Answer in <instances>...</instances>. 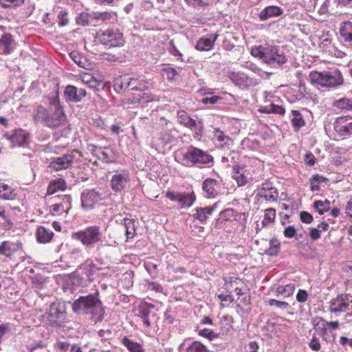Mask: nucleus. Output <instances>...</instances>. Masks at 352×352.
I'll use <instances>...</instances> for the list:
<instances>
[{
	"label": "nucleus",
	"mask_w": 352,
	"mask_h": 352,
	"mask_svg": "<svg viewBox=\"0 0 352 352\" xmlns=\"http://www.w3.org/2000/svg\"><path fill=\"white\" fill-rule=\"evenodd\" d=\"M36 116L38 119H42L48 126L52 128H56L65 122V116L56 98L52 100L49 110L43 107H38Z\"/></svg>",
	"instance_id": "1"
},
{
	"label": "nucleus",
	"mask_w": 352,
	"mask_h": 352,
	"mask_svg": "<svg viewBox=\"0 0 352 352\" xmlns=\"http://www.w3.org/2000/svg\"><path fill=\"white\" fill-rule=\"evenodd\" d=\"M310 82L324 87H333L343 83L342 74L338 71L333 73L329 72H311L309 76Z\"/></svg>",
	"instance_id": "2"
},
{
	"label": "nucleus",
	"mask_w": 352,
	"mask_h": 352,
	"mask_svg": "<svg viewBox=\"0 0 352 352\" xmlns=\"http://www.w3.org/2000/svg\"><path fill=\"white\" fill-rule=\"evenodd\" d=\"M253 56L259 58L264 63H271L272 62L283 64L286 61L283 52L278 47L274 46H257L251 50Z\"/></svg>",
	"instance_id": "3"
},
{
	"label": "nucleus",
	"mask_w": 352,
	"mask_h": 352,
	"mask_svg": "<svg viewBox=\"0 0 352 352\" xmlns=\"http://www.w3.org/2000/svg\"><path fill=\"white\" fill-rule=\"evenodd\" d=\"M73 311L76 313H83L91 309L93 314L98 315V319L103 316V309L100 301L93 296L80 297L74 301L72 306Z\"/></svg>",
	"instance_id": "4"
},
{
	"label": "nucleus",
	"mask_w": 352,
	"mask_h": 352,
	"mask_svg": "<svg viewBox=\"0 0 352 352\" xmlns=\"http://www.w3.org/2000/svg\"><path fill=\"white\" fill-rule=\"evenodd\" d=\"M95 41L109 48L121 46L124 44L122 35L117 30H100L97 33Z\"/></svg>",
	"instance_id": "5"
},
{
	"label": "nucleus",
	"mask_w": 352,
	"mask_h": 352,
	"mask_svg": "<svg viewBox=\"0 0 352 352\" xmlns=\"http://www.w3.org/2000/svg\"><path fill=\"white\" fill-rule=\"evenodd\" d=\"M102 233L98 226L89 227L85 230L73 234V238L80 240L83 245H90L100 241Z\"/></svg>",
	"instance_id": "6"
},
{
	"label": "nucleus",
	"mask_w": 352,
	"mask_h": 352,
	"mask_svg": "<svg viewBox=\"0 0 352 352\" xmlns=\"http://www.w3.org/2000/svg\"><path fill=\"white\" fill-rule=\"evenodd\" d=\"M352 308V295L342 294L331 302V312L344 311Z\"/></svg>",
	"instance_id": "7"
},
{
	"label": "nucleus",
	"mask_w": 352,
	"mask_h": 352,
	"mask_svg": "<svg viewBox=\"0 0 352 352\" xmlns=\"http://www.w3.org/2000/svg\"><path fill=\"white\" fill-rule=\"evenodd\" d=\"M58 202L51 206L50 211L53 215H58L64 219L71 207L69 197L67 195H58Z\"/></svg>",
	"instance_id": "8"
},
{
	"label": "nucleus",
	"mask_w": 352,
	"mask_h": 352,
	"mask_svg": "<svg viewBox=\"0 0 352 352\" xmlns=\"http://www.w3.org/2000/svg\"><path fill=\"white\" fill-rule=\"evenodd\" d=\"M77 155H78V153L77 151H74L70 154L56 157L50 162V167L55 170L65 169L71 165Z\"/></svg>",
	"instance_id": "9"
},
{
	"label": "nucleus",
	"mask_w": 352,
	"mask_h": 352,
	"mask_svg": "<svg viewBox=\"0 0 352 352\" xmlns=\"http://www.w3.org/2000/svg\"><path fill=\"white\" fill-rule=\"evenodd\" d=\"M186 159L193 163L208 164L212 162L210 155L197 148H191L185 154Z\"/></svg>",
	"instance_id": "10"
},
{
	"label": "nucleus",
	"mask_w": 352,
	"mask_h": 352,
	"mask_svg": "<svg viewBox=\"0 0 352 352\" xmlns=\"http://www.w3.org/2000/svg\"><path fill=\"white\" fill-rule=\"evenodd\" d=\"M280 243L276 239L265 240L262 239L259 242V250L262 254L270 256L276 255L279 252Z\"/></svg>",
	"instance_id": "11"
},
{
	"label": "nucleus",
	"mask_w": 352,
	"mask_h": 352,
	"mask_svg": "<svg viewBox=\"0 0 352 352\" xmlns=\"http://www.w3.org/2000/svg\"><path fill=\"white\" fill-rule=\"evenodd\" d=\"M129 181V174L125 172L115 174L111 180V187L114 192H121Z\"/></svg>",
	"instance_id": "12"
},
{
	"label": "nucleus",
	"mask_w": 352,
	"mask_h": 352,
	"mask_svg": "<svg viewBox=\"0 0 352 352\" xmlns=\"http://www.w3.org/2000/svg\"><path fill=\"white\" fill-rule=\"evenodd\" d=\"M335 130L342 135L352 133V118L340 117L338 118L334 124Z\"/></svg>",
	"instance_id": "13"
},
{
	"label": "nucleus",
	"mask_w": 352,
	"mask_h": 352,
	"mask_svg": "<svg viewBox=\"0 0 352 352\" xmlns=\"http://www.w3.org/2000/svg\"><path fill=\"white\" fill-rule=\"evenodd\" d=\"M137 81V79L132 78L129 77V76H120L119 78H117L115 80L114 86L115 89L118 90V91H121L130 86L135 85L133 87H132V89H145L146 87L144 86L141 87L140 85L138 86L137 85H135V82Z\"/></svg>",
	"instance_id": "14"
},
{
	"label": "nucleus",
	"mask_w": 352,
	"mask_h": 352,
	"mask_svg": "<svg viewBox=\"0 0 352 352\" xmlns=\"http://www.w3.org/2000/svg\"><path fill=\"white\" fill-rule=\"evenodd\" d=\"M234 177L239 186L245 185L251 177V175L245 166H235L234 167Z\"/></svg>",
	"instance_id": "15"
},
{
	"label": "nucleus",
	"mask_w": 352,
	"mask_h": 352,
	"mask_svg": "<svg viewBox=\"0 0 352 352\" xmlns=\"http://www.w3.org/2000/svg\"><path fill=\"white\" fill-rule=\"evenodd\" d=\"M6 136L11 140L13 146L23 145L28 138V134L21 129L15 131L11 136L8 135Z\"/></svg>",
	"instance_id": "16"
},
{
	"label": "nucleus",
	"mask_w": 352,
	"mask_h": 352,
	"mask_svg": "<svg viewBox=\"0 0 352 352\" xmlns=\"http://www.w3.org/2000/svg\"><path fill=\"white\" fill-rule=\"evenodd\" d=\"M258 194L264 197L267 200L275 201L278 197V192L276 188L271 187L269 184H265L259 190Z\"/></svg>",
	"instance_id": "17"
},
{
	"label": "nucleus",
	"mask_w": 352,
	"mask_h": 352,
	"mask_svg": "<svg viewBox=\"0 0 352 352\" xmlns=\"http://www.w3.org/2000/svg\"><path fill=\"white\" fill-rule=\"evenodd\" d=\"M21 247V244L19 242L12 243V242H3L0 245V252L1 254H3L6 256L11 255L13 252L18 251L20 250Z\"/></svg>",
	"instance_id": "18"
},
{
	"label": "nucleus",
	"mask_w": 352,
	"mask_h": 352,
	"mask_svg": "<svg viewBox=\"0 0 352 352\" xmlns=\"http://www.w3.org/2000/svg\"><path fill=\"white\" fill-rule=\"evenodd\" d=\"M282 14V10L277 6H269L263 10L260 14V19L263 21L267 20L272 16H277Z\"/></svg>",
	"instance_id": "19"
},
{
	"label": "nucleus",
	"mask_w": 352,
	"mask_h": 352,
	"mask_svg": "<svg viewBox=\"0 0 352 352\" xmlns=\"http://www.w3.org/2000/svg\"><path fill=\"white\" fill-rule=\"evenodd\" d=\"M50 320L56 322L57 319L61 318L64 316V309L60 303H54L50 309Z\"/></svg>",
	"instance_id": "20"
},
{
	"label": "nucleus",
	"mask_w": 352,
	"mask_h": 352,
	"mask_svg": "<svg viewBox=\"0 0 352 352\" xmlns=\"http://www.w3.org/2000/svg\"><path fill=\"white\" fill-rule=\"evenodd\" d=\"M219 186L214 179H206L203 185V189L208 193L209 196L214 197L217 193Z\"/></svg>",
	"instance_id": "21"
},
{
	"label": "nucleus",
	"mask_w": 352,
	"mask_h": 352,
	"mask_svg": "<svg viewBox=\"0 0 352 352\" xmlns=\"http://www.w3.org/2000/svg\"><path fill=\"white\" fill-rule=\"evenodd\" d=\"M124 224L126 228V236L127 238H133L137 234V226L134 219L125 218L124 219Z\"/></svg>",
	"instance_id": "22"
},
{
	"label": "nucleus",
	"mask_w": 352,
	"mask_h": 352,
	"mask_svg": "<svg viewBox=\"0 0 352 352\" xmlns=\"http://www.w3.org/2000/svg\"><path fill=\"white\" fill-rule=\"evenodd\" d=\"M53 233L45 227H39L36 232V238L40 243H47L52 237Z\"/></svg>",
	"instance_id": "23"
},
{
	"label": "nucleus",
	"mask_w": 352,
	"mask_h": 352,
	"mask_svg": "<svg viewBox=\"0 0 352 352\" xmlns=\"http://www.w3.org/2000/svg\"><path fill=\"white\" fill-rule=\"evenodd\" d=\"M341 36L345 40L351 41H352V23L346 22L340 28Z\"/></svg>",
	"instance_id": "24"
},
{
	"label": "nucleus",
	"mask_w": 352,
	"mask_h": 352,
	"mask_svg": "<svg viewBox=\"0 0 352 352\" xmlns=\"http://www.w3.org/2000/svg\"><path fill=\"white\" fill-rule=\"evenodd\" d=\"M65 181L61 179H58L54 180L50 184V186H48L47 192H48V194L52 195V194L56 192L59 190H63L65 189Z\"/></svg>",
	"instance_id": "25"
},
{
	"label": "nucleus",
	"mask_w": 352,
	"mask_h": 352,
	"mask_svg": "<svg viewBox=\"0 0 352 352\" xmlns=\"http://www.w3.org/2000/svg\"><path fill=\"white\" fill-rule=\"evenodd\" d=\"M70 58L76 63L79 67L87 68L89 63L82 55L78 52H72L69 54Z\"/></svg>",
	"instance_id": "26"
},
{
	"label": "nucleus",
	"mask_w": 352,
	"mask_h": 352,
	"mask_svg": "<svg viewBox=\"0 0 352 352\" xmlns=\"http://www.w3.org/2000/svg\"><path fill=\"white\" fill-rule=\"evenodd\" d=\"M195 200V196L193 193H181L179 202L182 204V207H190L192 205Z\"/></svg>",
	"instance_id": "27"
},
{
	"label": "nucleus",
	"mask_w": 352,
	"mask_h": 352,
	"mask_svg": "<svg viewBox=\"0 0 352 352\" xmlns=\"http://www.w3.org/2000/svg\"><path fill=\"white\" fill-rule=\"evenodd\" d=\"M65 96L72 102H77L79 101V97L77 96V89L74 86L68 85L65 89Z\"/></svg>",
	"instance_id": "28"
},
{
	"label": "nucleus",
	"mask_w": 352,
	"mask_h": 352,
	"mask_svg": "<svg viewBox=\"0 0 352 352\" xmlns=\"http://www.w3.org/2000/svg\"><path fill=\"white\" fill-rule=\"evenodd\" d=\"M179 120L181 124L186 127L193 129L197 127V124L194 120L190 118L185 113L182 112L179 114Z\"/></svg>",
	"instance_id": "29"
},
{
	"label": "nucleus",
	"mask_w": 352,
	"mask_h": 352,
	"mask_svg": "<svg viewBox=\"0 0 352 352\" xmlns=\"http://www.w3.org/2000/svg\"><path fill=\"white\" fill-rule=\"evenodd\" d=\"M314 324L316 331L319 333V334L324 333L327 331V327L328 326V322L324 321L321 318H316L314 320Z\"/></svg>",
	"instance_id": "30"
},
{
	"label": "nucleus",
	"mask_w": 352,
	"mask_h": 352,
	"mask_svg": "<svg viewBox=\"0 0 352 352\" xmlns=\"http://www.w3.org/2000/svg\"><path fill=\"white\" fill-rule=\"evenodd\" d=\"M214 41H210L208 38H201L199 40L196 45V48L198 50H209L213 46Z\"/></svg>",
	"instance_id": "31"
},
{
	"label": "nucleus",
	"mask_w": 352,
	"mask_h": 352,
	"mask_svg": "<svg viewBox=\"0 0 352 352\" xmlns=\"http://www.w3.org/2000/svg\"><path fill=\"white\" fill-rule=\"evenodd\" d=\"M0 198L3 199H13V192L11 188L0 184Z\"/></svg>",
	"instance_id": "32"
},
{
	"label": "nucleus",
	"mask_w": 352,
	"mask_h": 352,
	"mask_svg": "<svg viewBox=\"0 0 352 352\" xmlns=\"http://www.w3.org/2000/svg\"><path fill=\"white\" fill-rule=\"evenodd\" d=\"M80 79L85 84L88 85L91 87H96L98 84V80L95 79L91 74L82 73L80 74Z\"/></svg>",
	"instance_id": "33"
},
{
	"label": "nucleus",
	"mask_w": 352,
	"mask_h": 352,
	"mask_svg": "<svg viewBox=\"0 0 352 352\" xmlns=\"http://www.w3.org/2000/svg\"><path fill=\"white\" fill-rule=\"evenodd\" d=\"M294 287L292 285H287L285 286H280L277 288L278 295H281L285 298L289 297L293 294Z\"/></svg>",
	"instance_id": "34"
},
{
	"label": "nucleus",
	"mask_w": 352,
	"mask_h": 352,
	"mask_svg": "<svg viewBox=\"0 0 352 352\" xmlns=\"http://www.w3.org/2000/svg\"><path fill=\"white\" fill-rule=\"evenodd\" d=\"M153 97L146 93H139L133 97V102L144 104L153 100Z\"/></svg>",
	"instance_id": "35"
},
{
	"label": "nucleus",
	"mask_w": 352,
	"mask_h": 352,
	"mask_svg": "<svg viewBox=\"0 0 352 352\" xmlns=\"http://www.w3.org/2000/svg\"><path fill=\"white\" fill-rule=\"evenodd\" d=\"M276 211L273 208H268L265 210L264 219L262 223L264 226L271 223L275 219Z\"/></svg>",
	"instance_id": "36"
},
{
	"label": "nucleus",
	"mask_w": 352,
	"mask_h": 352,
	"mask_svg": "<svg viewBox=\"0 0 352 352\" xmlns=\"http://www.w3.org/2000/svg\"><path fill=\"white\" fill-rule=\"evenodd\" d=\"M217 207V204H214L213 206L206 208H200L197 209L196 217L200 220H205L208 214H210L212 211Z\"/></svg>",
	"instance_id": "37"
},
{
	"label": "nucleus",
	"mask_w": 352,
	"mask_h": 352,
	"mask_svg": "<svg viewBox=\"0 0 352 352\" xmlns=\"http://www.w3.org/2000/svg\"><path fill=\"white\" fill-rule=\"evenodd\" d=\"M292 123L294 126L296 128V129L302 126L305 124V122L302 119L300 113L297 111H292Z\"/></svg>",
	"instance_id": "38"
},
{
	"label": "nucleus",
	"mask_w": 352,
	"mask_h": 352,
	"mask_svg": "<svg viewBox=\"0 0 352 352\" xmlns=\"http://www.w3.org/2000/svg\"><path fill=\"white\" fill-rule=\"evenodd\" d=\"M314 208L320 214H323L324 211H327L330 208V202L328 200L324 201H317L314 203Z\"/></svg>",
	"instance_id": "39"
},
{
	"label": "nucleus",
	"mask_w": 352,
	"mask_h": 352,
	"mask_svg": "<svg viewBox=\"0 0 352 352\" xmlns=\"http://www.w3.org/2000/svg\"><path fill=\"white\" fill-rule=\"evenodd\" d=\"M329 0H325L322 2L321 1H317L315 4L314 8L320 14H324L328 11Z\"/></svg>",
	"instance_id": "40"
},
{
	"label": "nucleus",
	"mask_w": 352,
	"mask_h": 352,
	"mask_svg": "<svg viewBox=\"0 0 352 352\" xmlns=\"http://www.w3.org/2000/svg\"><path fill=\"white\" fill-rule=\"evenodd\" d=\"M326 179L322 176L318 175L314 176L311 181V190H319L318 184L320 182H324Z\"/></svg>",
	"instance_id": "41"
},
{
	"label": "nucleus",
	"mask_w": 352,
	"mask_h": 352,
	"mask_svg": "<svg viewBox=\"0 0 352 352\" xmlns=\"http://www.w3.org/2000/svg\"><path fill=\"white\" fill-rule=\"evenodd\" d=\"M12 43V38L10 35L6 34L0 39V45L3 47L5 52H8Z\"/></svg>",
	"instance_id": "42"
},
{
	"label": "nucleus",
	"mask_w": 352,
	"mask_h": 352,
	"mask_svg": "<svg viewBox=\"0 0 352 352\" xmlns=\"http://www.w3.org/2000/svg\"><path fill=\"white\" fill-rule=\"evenodd\" d=\"M124 343L131 352H142L141 347L138 344L131 342L127 339L124 340Z\"/></svg>",
	"instance_id": "43"
},
{
	"label": "nucleus",
	"mask_w": 352,
	"mask_h": 352,
	"mask_svg": "<svg viewBox=\"0 0 352 352\" xmlns=\"http://www.w3.org/2000/svg\"><path fill=\"white\" fill-rule=\"evenodd\" d=\"M0 224H3L6 229L10 228V220L5 214V210L1 207H0Z\"/></svg>",
	"instance_id": "44"
},
{
	"label": "nucleus",
	"mask_w": 352,
	"mask_h": 352,
	"mask_svg": "<svg viewBox=\"0 0 352 352\" xmlns=\"http://www.w3.org/2000/svg\"><path fill=\"white\" fill-rule=\"evenodd\" d=\"M24 0H0V3L3 7L19 6L23 3Z\"/></svg>",
	"instance_id": "45"
},
{
	"label": "nucleus",
	"mask_w": 352,
	"mask_h": 352,
	"mask_svg": "<svg viewBox=\"0 0 352 352\" xmlns=\"http://www.w3.org/2000/svg\"><path fill=\"white\" fill-rule=\"evenodd\" d=\"M235 212L232 209H226L220 213V218L223 220H231L234 217Z\"/></svg>",
	"instance_id": "46"
},
{
	"label": "nucleus",
	"mask_w": 352,
	"mask_h": 352,
	"mask_svg": "<svg viewBox=\"0 0 352 352\" xmlns=\"http://www.w3.org/2000/svg\"><path fill=\"white\" fill-rule=\"evenodd\" d=\"M190 349L192 351H194V352H207L208 351L206 350V346L199 342H194L192 344Z\"/></svg>",
	"instance_id": "47"
},
{
	"label": "nucleus",
	"mask_w": 352,
	"mask_h": 352,
	"mask_svg": "<svg viewBox=\"0 0 352 352\" xmlns=\"http://www.w3.org/2000/svg\"><path fill=\"white\" fill-rule=\"evenodd\" d=\"M268 304L270 306H276L278 307L283 309H285L288 306V304L287 302L278 301L274 299L269 300Z\"/></svg>",
	"instance_id": "48"
},
{
	"label": "nucleus",
	"mask_w": 352,
	"mask_h": 352,
	"mask_svg": "<svg viewBox=\"0 0 352 352\" xmlns=\"http://www.w3.org/2000/svg\"><path fill=\"white\" fill-rule=\"evenodd\" d=\"M300 217L301 221L306 223H310L313 221L312 215L305 211L300 212Z\"/></svg>",
	"instance_id": "49"
},
{
	"label": "nucleus",
	"mask_w": 352,
	"mask_h": 352,
	"mask_svg": "<svg viewBox=\"0 0 352 352\" xmlns=\"http://www.w3.org/2000/svg\"><path fill=\"white\" fill-rule=\"evenodd\" d=\"M164 72L166 73L167 78L170 80H175L177 74L175 69L171 67L166 69Z\"/></svg>",
	"instance_id": "50"
},
{
	"label": "nucleus",
	"mask_w": 352,
	"mask_h": 352,
	"mask_svg": "<svg viewBox=\"0 0 352 352\" xmlns=\"http://www.w3.org/2000/svg\"><path fill=\"white\" fill-rule=\"evenodd\" d=\"M221 99V97L217 96H212V97H210V98H203L202 100H201V102L203 104L210 103V104H213L217 103Z\"/></svg>",
	"instance_id": "51"
},
{
	"label": "nucleus",
	"mask_w": 352,
	"mask_h": 352,
	"mask_svg": "<svg viewBox=\"0 0 352 352\" xmlns=\"http://www.w3.org/2000/svg\"><path fill=\"white\" fill-rule=\"evenodd\" d=\"M180 194L181 193H176V192H170V191H167L166 193V197H168V199H170L172 201H179V197H180Z\"/></svg>",
	"instance_id": "52"
},
{
	"label": "nucleus",
	"mask_w": 352,
	"mask_h": 352,
	"mask_svg": "<svg viewBox=\"0 0 352 352\" xmlns=\"http://www.w3.org/2000/svg\"><path fill=\"white\" fill-rule=\"evenodd\" d=\"M309 236L313 240H317L320 237V232L317 228L310 230Z\"/></svg>",
	"instance_id": "53"
},
{
	"label": "nucleus",
	"mask_w": 352,
	"mask_h": 352,
	"mask_svg": "<svg viewBox=\"0 0 352 352\" xmlns=\"http://www.w3.org/2000/svg\"><path fill=\"white\" fill-rule=\"evenodd\" d=\"M309 346L314 351H318L320 349L319 341L315 338L311 340Z\"/></svg>",
	"instance_id": "54"
},
{
	"label": "nucleus",
	"mask_w": 352,
	"mask_h": 352,
	"mask_svg": "<svg viewBox=\"0 0 352 352\" xmlns=\"http://www.w3.org/2000/svg\"><path fill=\"white\" fill-rule=\"evenodd\" d=\"M307 294L305 291H300L297 296L296 298L299 302H303L307 300Z\"/></svg>",
	"instance_id": "55"
},
{
	"label": "nucleus",
	"mask_w": 352,
	"mask_h": 352,
	"mask_svg": "<svg viewBox=\"0 0 352 352\" xmlns=\"http://www.w3.org/2000/svg\"><path fill=\"white\" fill-rule=\"evenodd\" d=\"M305 162L309 165H314L315 164V157L311 153H307L305 155Z\"/></svg>",
	"instance_id": "56"
},
{
	"label": "nucleus",
	"mask_w": 352,
	"mask_h": 352,
	"mask_svg": "<svg viewBox=\"0 0 352 352\" xmlns=\"http://www.w3.org/2000/svg\"><path fill=\"white\" fill-rule=\"evenodd\" d=\"M295 232H296V230L294 228V227L289 226L287 228H285L284 234H285V236L290 238V237L294 236V235L295 234Z\"/></svg>",
	"instance_id": "57"
},
{
	"label": "nucleus",
	"mask_w": 352,
	"mask_h": 352,
	"mask_svg": "<svg viewBox=\"0 0 352 352\" xmlns=\"http://www.w3.org/2000/svg\"><path fill=\"white\" fill-rule=\"evenodd\" d=\"M270 108L272 113L278 114H283L284 113V109L280 106L271 104Z\"/></svg>",
	"instance_id": "58"
},
{
	"label": "nucleus",
	"mask_w": 352,
	"mask_h": 352,
	"mask_svg": "<svg viewBox=\"0 0 352 352\" xmlns=\"http://www.w3.org/2000/svg\"><path fill=\"white\" fill-rule=\"evenodd\" d=\"M87 14H82L77 19L78 23L82 25H85L87 23Z\"/></svg>",
	"instance_id": "59"
},
{
	"label": "nucleus",
	"mask_w": 352,
	"mask_h": 352,
	"mask_svg": "<svg viewBox=\"0 0 352 352\" xmlns=\"http://www.w3.org/2000/svg\"><path fill=\"white\" fill-rule=\"evenodd\" d=\"M345 212L348 216L352 217V198L347 203Z\"/></svg>",
	"instance_id": "60"
},
{
	"label": "nucleus",
	"mask_w": 352,
	"mask_h": 352,
	"mask_svg": "<svg viewBox=\"0 0 352 352\" xmlns=\"http://www.w3.org/2000/svg\"><path fill=\"white\" fill-rule=\"evenodd\" d=\"M329 226L327 223H322L320 225H319L317 228L318 230H320V232L322 231H327L329 228Z\"/></svg>",
	"instance_id": "61"
},
{
	"label": "nucleus",
	"mask_w": 352,
	"mask_h": 352,
	"mask_svg": "<svg viewBox=\"0 0 352 352\" xmlns=\"http://www.w3.org/2000/svg\"><path fill=\"white\" fill-rule=\"evenodd\" d=\"M111 14L109 12H103L100 14V16L98 18L103 21H105L111 18Z\"/></svg>",
	"instance_id": "62"
},
{
	"label": "nucleus",
	"mask_w": 352,
	"mask_h": 352,
	"mask_svg": "<svg viewBox=\"0 0 352 352\" xmlns=\"http://www.w3.org/2000/svg\"><path fill=\"white\" fill-rule=\"evenodd\" d=\"M219 298L220 299H221V301H229V302H231L233 300V298H232V296L231 295H227V296H223L222 295H220L219 296Z\"/></svg>",
	"instance_id": "63"
},
{
	"label": "nucleus",
	"mask_w": 352,
	"mask_h": 352,
	"mask_svg": "<svg viewBox=\"0 0 352 352\" xmlns=\"http://www.w3.org/2000/svg\"><path fill=\"white\" fill-rule=\"evenodd\" d=\"M77 96L79 97L80 101L82 97L86 96V91L83 89H80L78 91L77 90Z\"/></svg>",
	"instance_id": "64"
}]
</instances>
